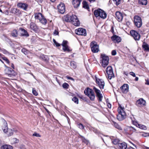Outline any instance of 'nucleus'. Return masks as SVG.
<instances>
[{"instance_id": "f257e3e1", "label": "nucleus", "mask_w": 149, "mask_h": 149, "mask_svg": "<svg viewBox=\"0 0 149 149\" xmlns=\"http://www.w3.org/2000/svg\"><path fill=\"white\" fill-rule=\"evenodd\" d=\"M3 123L2 128L3 132L6 133L8 136L12 135L13 134V131L11 129H8L7 123L5 120H3Z\"/></svg>"}, {"instance_id": "f03ea898", "label": "nucleus", "mask_w": 149, "mask_h": 149, "mask_svg": "<svg viewBox=\"0 0 149 149\" xmlns=\"http://www.w3.org/2000/svg\"><path fill=\"white\" fill-rule=\"evenodd\" d=\"M124 109L122 107L118 108V114L117 115V118L119 121H122L126 118V114Z\"/></svg>"}, {"instance_id": "7ed1b4c3", "label": "nucleus", "mask_w": 149, "mask_h": 149, "mask_svg": "<svg viewBox=\"0 0 149 149\" xmlns=\"http://www.w3.org/2000/svg\"><path fill=\"white\" fill-rule=\"evenodd\" d=\"M85 94L89 97L90 99L92 101L94 100L95 95L93 90L89 88L86 89L84 91Z\"/></svg>"}, {"instance_id": "20e7f679", "label": "nucleus", "mask_w": 149, "mask_h": 149, "mask_svg": "<svg viewBox=\"0 0 149 149\" xmlns=\"http://www.w3.org/2000/svg\"><path fill=\"white\" fill-rule=\"evenodd\" d=\"M101 57L102 58V66L104 68H105L108 64L109 57L105 54H101Z\"/></svg>"}, {"instance_id": "39448f33", "label": "nucleus", "mask_w": 149, "mask_h": 149, "mask_svg": "<svg viewBox=\"0 0 149 149\" xmlns=\"http://www.w3.org/2000/svg\"><path fill=\"white\" fill-rule=\"evenodd\" d=\"M90 46L93 52L97 53L99 51V46L95 41L92 42L90 44Z\"/></svg>"}, {"instance_id": "423d86ee", "label": "nucleus", "mask_w": 149, "mask_h": 149, "mask_svg": "<svg viewBox=\"0 0 149 149\" xmlns=\"http://www.w3.org/2000/svg\"><path fill=\"white\" fill-rule=\"evenodd\" d=\"M106 72L108 75V78L109 79L114 77L113 69L111 66H109L106 68Z\"/></svg>"}, {"instance_id": "0eeeda50", "label": "nucleus", "mask_w": 149, "mask_h": 149, "mask_svg": "<svg viewBox=\"0 0 149 149\" xmlns=\"http://www.w3.org/2000/svg\"><path fill=\"white\" fill-rule=\"evenodd\" d=\"M134 22L135 25L138 28L140 27L142 24L141 18L139 16L136 15L134 17Z\"/></svg>"}, {"instance_id": "6e6552de", "label": "nucleus", "mask_w": 149, "mask_h": 149, "mask_svg": "<svg viewBox=\"0 0 149 149\" xmlns=\"http://www.w3.org/2000/svg\"><path fill=\"white\" fill-rule=\"evenodd\" d=\"M71 22L74 25L77 26H79L80 25L79 22L76 16L72 15L71 16Z\"/></svg>"}, {"instance_id": "1a4fd4ad", "label": "nucleus", "mask_w": 149, "mask_h": 149, "mask_svg": "<svg viewBox=\"0 0 149 149\" xmlns=\"http://www.w3.org/2000/svg\"><path fill=\"white\" fill-rule=\"evenodd\" d=\"M95 78L96 80V82L101 89H104V82L102 79H98L97 78L96 76H95Z\"/></svg>"}, {"instance_id": "9d476101", "label": "nucleus", "mask_w": 149, "mask_h": 149, "mask_svg": "<svg viewBox=\"0 0 149 149\" xmlns=\"http://www.w3.org/2000/svg\"><path fill=\"white\" fill-rule=\"evenodd\" d=\"M130 34L135 40H139L140 36L137 32L134 30H132L130 31Z\"/></svg>"}, {"instance_id": "9b49d317", "label": "nucleus", "mask_w": 149, "mask_h": 149, "mask_svg": "<svg viewBox=\"0 0 149 149\" xmlns=\"http://www.w3.org/2000/svg\"><path fill=\"white\" fill-rule=\"evenodd\" d=\"M146 101L142 98H141L137 100L136 104L138 107H141L146 105Z\"/></svg>"}, {"instance_id": "f8f14e48", "label": "nucleus", "mask_w": 149, "mask_h": 149, "mask_svg": "<svg viewBox=\"0 0 149 149\" xmlns=\"http://www.w3.org/2000/svg\"><path fill=\"white\" fill-rule=\"evenodd\" d=\"M75 32L77 34L79 35L86 36V30L82 28L76 29L75 30Z\"/></svg>"}, {"instance_id": "ddd939ff", "label": "nucleus", "mask_w": 149, "mask_h": 149, "mask_svg": "<svg viewBox=\"0 0 149 149\" xmlns=\"http://www.w3.org/2000/svg\"><path fill=\"white\" fill-rule=\"evenodd\" d=\"M93 89L96 93V96L98 97L99 101V102H101L103 98V96L101 93L100 91L95 87L93 88Z\"/></svg>"}, {"instance_id": "4468645a", "label": "nucleus", "mask_w": 149, "mask_h": 149, "mask_svg": "<svg viewBox=\"0 0 149 149\" xmlns=\"http://www.w3.org/2000/svg\"><path fill=\"white\" fill-rule=\"evenodd\" d=\"M93 89L96 93V96L98 97L99 101V102H101L103 98V96L101 93L100 91L95 87L93 88Z\"/></svg>"}, {"instance_id": "2eb2a0df", "label": "nucleus", "mask_w": 149, "mask_h": 149, "mask_svg": "<svg viewBox=\"0 0 149 149\" xmlns=\"http://www.w3.org/2000/svg\"><path fill=\"white\" fill-rule=\"evenodd\" d=\"M5 71L6 74L10 77L11 76H15L16 74V73L14 70L9 67H7Z\"/></svg>"}, {"instance_id": "dca6fc26", "label": "nucleus", "mask_w": 149, "mask_h": 149, "mask_svg": "<svg viewBox=\"0 0 149 149\" xmlns=\"http://www.w3.org/2000/svg\"><path fill=\"white\" fill-rule=\"evenodd\" d=\"M58 10L61 13L63 14L65 11L64 4L63 3H61L57 6Z\"/></svg>"}, {"instance_id": "f3484780", "label": "nucleus", "mask_w": 149, "mask_h": 149, "mask_svg": "<svg viewBox=\"0 0 149 149\" xmlns=\"http://www.w3.org/2000/svg\"><path fill=\"white\" fill-rule=\"evenodd\" d=\"M122 92L124 93H126L128 91L129 86L127 84H124L120 87Z\"/></svg>"}, {"instance_id": "a211bd4d", "label": "nucleus", "mask_w": 149, "mask_h": 149, "mask_svg": "<svg viewBox=\"0 0 149 149\" xmlns=\"http://www.w3.org/2000/svg\"><path fill=\"white\" fill-rule=\"evenodd\" d=\"M116 18L118 21H121L123 19V14L119 11H117L116 13Z\"/></svg>"}, {"instance_id": "6ab92c4d", "label": "nucleus", "mask_w": 149, "mask_h": 149, "mask_svg": "<svg viewBox=\"0 0 149 149\" xmlns=\"http://www.w3.org/2000/svg\"><path fill=\"white\" fill-rule=\"evenodd\" d=\"M112 40L115 42H119L121 40V38L116 35L113 36L111 37Z\"/></svg>"}, {"instance_id": "aec40b11", "label": "nucleus", "mask_w": 149, "mask_h": 149, "mask_svg": "<svg viewBox=\"0 0 149 149\" xmlns=\"http://www.w3.org/2000/svg\"><path fill=\"white\" fill-rule=\"evenodd\" d=\"M17 6L18 8L22 9L24 10H26L27 8L28 5L25 3L20 2L17 4Z\"/></svg>"}, {"instance_id": "412c9836", "label": "nucleus", "mask_w": 149, "mask_h": 149, "mask_svg": "<svg viewBox=\"0 0 149 149\" xmlns=\"http://www.w3.org/2000/svg\"><path fill=\"white\" fill-rule=\"evenodd\" d=\"M81 0H73L72 4L74 7L75 8H77L79 6Z\"/></svg>"}, {"instance_id": "4be33fe9", "label": "nucleus", "mask_w": 149, "mask_h": 149, "mask_svg": "<svg viewBox=\"0 0 149 149\" xmlns=\"http://www.w3.org/2000/svg\"><path fill=\"white\" fill-rule=\"evenodd\" d=\"M39 58L40 59L46 62H47L48 61L49 59L47 56L43 54H41L39 56Z\"/></svg>"}, {"instance_id": "5701e85b", "label": "nucleus", "mask_w": 149, "mask_h": 149, "mask_svg": "<svg viewBox=\"0 0 149 149\" xmlns=\"http://www.w3.org/2000/svg\"><path fill=\"white\" fill-rule=\"evenodd\" d=\"M118 146L120 149H126L127 148V145L125 142L118 143Z\"/></svg>"}, {"instance_id": "b1692460", "label": "nucleus", "mask_w": 149, "mask_h": 149, "mask_svg": "<svg viewBox=\"0 0 149 149\" xmlns=\"http://www.w3.org/2000/svg\"><path fill=\"white\" fill-rule=\"evenodd\" d=\"M71 16L68 15H66L64 16L63 17V19L64 21L67 22H70L71 20Z\"/></svg>"}, {"instance_id": "393cba45", "label": "nucleus", "mask_w": 149, "mask_h": 149, "mask_svg": "<svg viewBox=\"0 0 149 149\" xmlns=\"http://www.w3.org/2000/svg\"><path fill=\"white\" fill-rule=\"evenodd\" d=\"M30 27L31 29L34 31H36L38 29L37 26L33 22H31L30 24Z\"/></svg>"}, {"instance_id": "a878e982", "label": "nucleus", "mask_w": 149, "mask_h": 149, "mask_svg": "<svg viewBox=\"0 0 149 149\" xmlns=\"http://www.w3.org/2000/svg\"><path fill=\"white\" fill-rule=\"evenodd\" d=\"M21 31V34L22 36L28 37L29 36V34L28 33L27 31L23 29L20 28L19 29Z\"/></svg>"}, {"instance_id": "bb28decb", "label": "nucleus", "mask_w": 149, "mask_h": 149, "mask_svg": "<svg viewBox=\"0 0 149 149\" xmlns=\"http://www.w3.org/2000/svg\"><path fill=\"white\" fill-rule=\"evenodd\" d=\"M43 15L40 13H37L35 14V17L36 19H39V20L42 18Z\"/></svg>"}, {"instance_id": "cd10ccee", "label": "nucleus", "mask_w": 149, "mask_h": 149, "mask_svg": "<svg viewBox=\"0 0 149 149\" xmlns=\"http://www.w3.org/2000/svg\"><path fill=\"white\" fill-rule=\"evenodd\" d=\"M99 16L103 19H105L107 17V14L103 10H101Z\"/></svg>"}, {"instance_id": "c85d7f7f", "label": "nucleus", "mask_w": 149, "mask_h": 149, "mask_svg": "<svg viewBox=\"0 0 149 149\" xmlns=\"http://www.w3.org/2000/svg\"><path fill=\"white\" fill-rule=\"evenodd\" d=\"M142 46L145 50L149 52V46L148 44L144 42L143 43Z\"/></svg>"}, {"instance_id": "c756f323", "label": "nucleus", "mask_w": 149, "mask_h": 149, "mask_svg": "<svg viewBox=\"0 0 149 149\" xmlns=\"http://www.w3.org/2000/svg\"><path fill=\"white\" fill-rule=\"evenodd\" d=\"M79 136H80L79 138L81 139L82 142L84 143L86 145H88L89 143L88 140L86 139L84 137L80 135Z\"/></svg>"}, {"instance_id": "7c9ffc66", "label": "nucleus", "mask_w": 149, "mask_h": 149, "mask_svg": "<svg viewBox=\"0 0 149 149\" xmlns=\"http://www.w3.org/2000/svg\"><path fill=\"white\" fill-rule=\"evenodd\" d=\"M101 10V9H99L94 11V13L95 17H97L100 16V13Z\"/></svg>"}, {"instance_id": "2f4dec72", "label": "nucleus", "mask_w": 149, "mask_h": 149, "mask_svg": "<svg viewBox=\"0 0 149 149\" xmlns=\"http://www.w3.org/2000/svg\"><path fill=\"white\" fill-rule=\"evenodd\" d=\"M11 34L12 36L16 37L18 36V32L16 30L14 29L13 31Z\"/></svg>"}, {"instance_id": "473e14b6", "label": "nucleus", "mask_w": 149, "mask_h": 149, "mask_svg": "<svg viewBox=\"0 0 149 149\" xmlns=\"http://www.w3.org/2000/svg\"><path fill=\"white\" fill-rule=\"evenodd\" d=\"M139 3L140 4L146 5L147 3V0H139Z\"/></svg>"}, {"instance_id": "72a5a7b5", "label": "nucleus", "mask_w": 149, "mask_h": 149, "mask_svg": "<svg viewBox=\"0 0 149 149\" xmlns=\"http://www.w3.org/2000/svg\"><path fill=\"white\" fill-rule=\"evenodd\" d=\"M12 146L10 145H5L1 146V149H12Z\"/></svg>"}, {"instance_id": "f704fd0d", "label": "nucleus", "mask_w": 149, "mask_h": 149, "mask_svg": "<svg viewBox=\"0 0 149 149\" xmlns=\"http://www.w3.org/2000/svg\"><path fill=\"white\" fill-rule=\"evenodd\" d=\"M39 21L41 23L43 24H45L47 23V21L46 19L43 16L42 18H41Z\"/></svg>"}, {"instance_id": "c9c22d12", "label": "nucleus", "mask_w": 149, "mask_h": 149, "mask_svg": "<svg viewBox=\"0 0 149 149\" xmlns=\"http://www.w3.org/2000/svg\"><path fill=\"white\" fill-rule=\"evenodd\" d=\"M82 3L83 5V7L84 8L87 10H88L89 9V7L88 6V4L86 1H83Z\"/></svg>"}, {"instance_id": "e433bc0d", "label": "nucleus", "mask_w": 149, "mask_h": 149, "mask_svg": "<svg viewBox=\"0 0 149 149\" xmlns=\"http://www.w3.org/2000/svg\"><path fill=\"white\" fill-rule=\"evenodd\" d=\"M113 123L114 126L116 128L120 130H122V127L118 123L114 121H113Z\"/></svg>"}, {"instance_id": "4c0bfd02", "label": "nucleus", "mask_w": 149, "mask_h": 149, "mask_svg": "<svg viewBox=\"0 0 149 149\" xmlns=\"http://www.w3.org/2000/svg\"><path fill=\"white\" fill-rule=\"evenodd\" d=\"M70 65L72 68L75 69L77 67L76 63L74 61H71L70 62Z\"/></svg>"}, {"instance_id": "58836bf2", "label": "nucleus", "mask_w": 149, "mask_h": 149, "mask_svg": "<svg viewBox=\"0 0 149 149\" xmlns=\"http://www.w3.org/2000/svg\"><path fill=\"white\" fill-rule=\"evenodd\" d=\"M63 47V49L64 51H67L68 52H70V50L69 49L68 45Z\"/></svg>"}, {"instance_id": "ea45409f", "label": "nucleus", "mask_w": 149, "mask_h": 149, "mask_svg": "<svg viewBox=\"0 0 149 149\" xmlns=\"http://www.w3.org/2000/svg\"><path fill=\"white\" fill-rule=\"evenodd\" d=\"M72 101L74 102H75V103H76L77 104H78V101H79L78 99V98L77 97H73L72 98Z\"/></svg>"}, {"instance_id": "a19ab883", "label": "nucleus", "mask_w": 149, "mask_h": 149, "mask_svg": "<svg viewBox=\"0 0 149 149\" xmlns=\"http://www.w3.org/2000/svg\"><path fill=\"white\" fill-rule=\"evenodd\" d=\"M113 1L114 3L117 6H118L120 4L121 1V0H113Z\"/></svg>"}, {"instance_id": "79ce46f5", "label": "nucleus", "mask_w": 149, "mask_h": 149, "mask_svg": "<svg viewBox=\"0 0 149 149\" xmlns=\"http://www.w3.org/2000/svg\"><path fill=\"white\" fill-rule=\"evenodd\" d=\"M138 127L142 129L146 130V126L144 125H141L139 124L138 125Z\"/></svg>"}, {"instance_id": "37998d69", "label": "nucleus", "mask_w": 149, "mask_h": 149, "mask_svg": "<svg viewBox=\"0 0 149 149\" xmlns=\"http://www.w3.org/2000/svg\"><path fill=\"white\" fill-rule=\"evenodd\" d=\"M69 86L68 84L66 83H63L62 85V86L63 88L65 89L68 88Z\"/></svg>"}, {"instance_id": "c03bdc74", "label": "nucleus", "mask_w": 149, "mask_h": 149, "mask_svg": "<svg viewBox=\"0 0 149 149\" xmlns=\"http://www.w3.org/2000/svg\"><path fill=\"white\" fill-rule=\"evenodd\" d=\"M119 140L118 139H115L112 141V143L115 145H116L118 143Z\"/></svg>"}, {"instance_id": "a18cd8bd", "label": "nucleus", "mask_w": 149, "mask_h": 149, "mask_svg": "<svg viewBox=\"0 0 149 149\" xmlns=\"http://www.w3.org/2000/svg\"><path fill=\"white\" fill-rule=\"evenodd\" d=\"M32 93L35 96H37L38 95L37 92L36 91L35 89L34 88H32Z\"/></svg>"}, {"instance_id": "49530a36", "label": "nucleus", "mask_w": 149, "mask_h": 149, "mask_svg": "<svg viewBox=\"0 0 149 149\" xmlns=\"http://www.w3.org/2000/svg\"><path fill=\"white\" fill-rule=\"evenodd\" d=\"M53 41L54 43L56 45V47H59L60 46V45L57 42L55 39H53Z\"/></svg>"}, {"instance_id": "de8ad7c7", "label": "nucleus", "mask_w": 149, "mask_h": 149, "mask_svg": "<svg viewBox=\"0 0 149 149\" xmlns=\"http://www.w3.org/2000/svg\"><path fill=\"white\" fill-rule=\"evenodd\" d=\"M33 136H36L37 137H40L41 135L38 133H37L36 132H35L33 134Z\"/></svg>"}, {"instance_id": "09e8293b", "label": "nucleus", "mask_w": 149, "mask_h": 149, "mask_svg": "<svg viewBox=\"0 0 149 149\" xmlns=\"http://www.w3.org/2000/svg\"><path fill=\"white\" fill-rule=\"evenodd\" d=\"M132 123L133 124L135 125L136 126L138 127V125H139V124H138L137 122L136 121H133L132 120Z\"/></svg>"}, {"instance_id": "8fccbe9b", "label": "nucleus", "mask_w": 149, "mask_h": 149, "mask_svg": "<svg viewBox=\"0 0 149 149\" xmlns=\"http://www.w3.org/2000/svg\"><path fill=\"white\" fill-rule=\"evenodd\" d=\"M7 63L9 64V61L8 59L6 57H4L2 58Z\"/></svg>"}, {"instance_id": "3c124183", "label": "nucleus", "mask_w": 149, "mask_h": 149, "mask_svg": "<svg viewBox=\"0 0 149 149\" xmlns=\"http://www.w3.org/2000/svg\"><path fill=\"white\" fill-rule=\"evenodd\" d=\"M67 42H68V41H67L64 40L62 42V45L63 46H67Z\"/></svg>"}, {"instance_id": "603ef678", "label": "nucleus", "mask_w": 149, "mask_h": 149, "mask_svg": "<svg viewBox=\"0 0 149 149\" xmlns=\"http://www.w3.org/2000/svg\"><path fill=\"white\" fill-rule=\"evenodd\" d=\"M78 127L81 129H84V127L83 125L81 123L78 125Z\"/></svg>"}, {"instance_id": "864d4df0", "label": "nucleus", "mask_w": 149, "mask_h": 149, "mask_svg": "<svg viewBox=\"0 0 149 149\" xmlns=\"http://www.w3.org/2000/svg\"><path fill=\"white\" fill-rule=\"evenodd\" d=\"M22 52L25 54H26L27 53V50L25 48L22 49Z\"/></svg>"}, {"instance_id": "5fc2aeb1", "label": "nucleus", "mask_w": 149, "mask_h": 149, "mask_svg": "<svg viewBox=\"0 0 149 149\" xmlns=\"http://www.w3.org/2000/svg\"><path fill=\"white\" fill-rule=\"evenodd\" d=\"M58 31L56 30H55L53 32V34L55 36L58 35Z\"/></svg>"}, {"instance_id": "6e6d98bb", "label": "nucleus", "mask_w": 149, "mask_h": 149, "mask_svg": "<svg viewBox=\"0 0 149 149\" xmlns=\"http://www.w3.org/2000/svg\"><path fill=\"white\" fill-rule=\"evenodd\" d=\"M129 129L130 130L132 131L133 132H135L136 130V129L132 127H129Z\"/></svg>"}, {"instance_id": "4d7b16f0", "label": "nucleus", "mask_w": 149, "mask_h": 149, "mask_svg": "<svg viewBox=\"0 0 149 149\" xmlns=\"http://www.w3.org/2000/svg\"><path fill=\"white\" fill-rule=\"evenodd\" d=\"M12 140H13L12 141L14 143H17L18 142V140L16 138H13Z\"/></svg>"}, {"instance_id": "13d9d810", "label": "nucleus", "mask_w": 149, "mask_h": 149, "mask_svg": "<svg viewBox=\"0 0 149 149\" xmlns=\"http://www.w3.org/2000/svg\"><path fill=\"white\" fill-rule=\"evenodd\" d=\"M116 54V52L115 50H113L111 52V54L112 55L114 56Z\"/></svg>"}, {"instance_id": "bf43d9fd", "label": "nucleus", "mask_w": 149, "mask_h": 149, "mask_svg": "<svg viewBox=\"0 0 149 149\" xmlns=\"http://www.w3.org/2000/svg\"><path fill=\"white\" fill-rule=\"evenodd\" d=\"M133 77H136L135 74L133 72H130L129 73Z\"/></svg>"}, {"instance_id": "052dcab7", "label": "nucleus", "mask_w": 149, "mask_h": 149, "mask_svg": "<svg viewBox=\"0 0 149 149\" xmlns=\"http://www.w3.org/2000/svg\"><path fill=\"white\" fill-rule=\"evenodd\" d=\"M66 78L69 79L71 80H74V79L72 77H69V76H67Z\"/></svg>"}, {"instance_id": "680f3d73", "label": "nucleus", "mask_w": 149, "mask_h": 149, "mask_svg": "<svg viewBox=\"0 0 149 149\" xmlns=\"http://www.w3.org/2000/svg\"><path fill=\"white\" fill-rule=\"evenodd\" d=\"M107 105L108 108H111V105L109 103L107 102Z\"/></svg>"}, {"instance_id": "e2e57ef3", "label": "nucleus", "mask_w": 149, "mask_h": 149, "mask_svg": "<svg viewBox=\"0 0 149 149\" xmlns=\"http://www.w3.org/2000/svg\"><path fill=\"white\" fill-rule=\"evenodd\" d=\"M146 84L149 85V79H146Z\"/></svg>"}, {"instance_id": "0e129e2a", "label": "nucleus", "mask_w": 149, "mask_h": 149, "mask_svg": "<svg viewBox=\"0 0 149 149\" xmlns=\"http://www.w3.org/2000/svg\"><path fill=\"white\" fill-rule=\"evenodd\" d=\"M2 50L4 54H6L8 52L5 49H3Z\"/></svg>"}, {"instance_id": "69168bd1", "label": "nucleus", "mask_w": 149, "mask_h": 149, "mask_svg": "<svg viewBox=\"0 0 149 149\" xmlns=\"http://www.w3.org/2000/svg\"><path fill=\"white\" fill-rule=\"evenodd\" d=\"M11 67L13 69H14V65L13 64H11Z\"/></svg>"}, {"instance_id": "338daca9", "label": "nucleus", "mask_w": 149, "mask_h": 149, "mask_svg": "<svg viewBox=\"0 0 149 149\" xmlns=\"http://www.w3.org/2000/svg\"><path fill=\"white\" fill-rule=\"evenodd\" d=\"M126 149H134L132 147H128Z\"/></svg>"}, {"instance_id": "774afa93", "label": "nucleus", "mask_w": 149, "mask_h": 149, "mask_svg": "<svg viewBox=\"0 0 149 149\" xmlns=\"http://www.w3.org/2000/svg\"><path fill=\"white\" fill-rule=\"evenodd\" d=\"M138 79H139L138 77H136L135 78V81H137L138 80Z\"/></svg>"}]
</instances>
